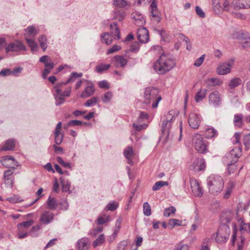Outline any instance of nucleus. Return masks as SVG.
Listing matches in <instances>:
<instances>
[{
  "mask_svg": "<svg viewBox=\"0 0 250 250\" xmlns=\"http://www.w3.org/2000/svg\"><path fill=\"white\" fill-rule=\"evenodd\" d=\"M207 184L209 192L213 195L219 194L224 188V180L219 175L209 176L207 179Z\"/></svg>",
  "mask_w": 250,
  "mask_h": 250,
  "instance_id": "4",
  "label": "nucleus"
},
{
  "mask_svg": "<svg viewBox=\"0 0 250 250\" xmlns=\"http://www.w3.org/2000/svg\"><path fill=\"white\" fill-rule=\"evenodd\" d=\"M25 30L26 32L25 37H27L28 38L29 37L31 38H34L38 34L37 30L33 26H28Z\"/></svg>",
  "mask_w": 250,
  "mask_h": 250,
  "instance_id": "29",
  "label": "nucleus"
},
{
  "mask_svg": "<svg viewBox=\"0 0 250 250\" xmlns=\"http://www.w3.org/2000/svg\"><path fill=\"white\" fill-rule=\"evenodd\" d=\"M179 38L180 39L184 41L187 44V49L190 50L191 48V45L190 43L189 39L183 34H180Z\"/></svg>",
  "mask_w": 250,
  "mask_h": 250,
  "instance_id": "53",
  "label": "nucleus"
},
{
  "mask_svg": "<svg viewBox=\"0 0 250 250\" xmlns=\"http://www.w3.org/2000/svg\"><path fill=\"white\" fill-rule=\"evenodd\" d=\"M140 47V43L138 42H134V43H133L131 44V45L130 46V50L131 52L136 53L139 50Z\"/></svg>",
  "mask_w": 250,
  "mask_h": 250,
  "instance_id": "62",
  "label": "nucleus"
},
{
  "mask_svg": "<svg viewBox=\"0 0 250 250\" xmlns=\"http://www.w3.org/2000/svg\"><path fill=\"white\" fill-rule=\"evenodd\" d=\"M238 222L239 223V225L240 226V229L241 231L245 230L250 232V224H246L243 223V221L242 220V219H239Z\"/></svg>",
  "mask_w": 250,
  "mask_h": 250,
  "instance_id": "41",
  "label": "nucleus"
},
{
  "mask_svg": "<svg viewBox=\"0 0 250 250\" xmlns=\"http://www.w3.org/2000/svg\"><path fill=\"white\" fill-rule=\"evenodd\" d=\"M77 247L78 250H88V239L85 237L79 239L77 242Z\"/></svg>",
  "mask_w": 250,
  "mask_h": 250,
  "instance_id": "24",
  "label": "nucleus"
},
{
  "mask_svg": "<svg viewBox=\"0 0 250 250\" xmlns=\"http://www.w3.org/2000/svg\"><path fill=\"white\" fill-rule=\"evenodd\" d=\"M109 216H105L104 217L101 216L97 219V224L103 225L109 221Z\"/></svg>",
  "mask_w": 250,
  "mask_h": 250,
  "instance_id": "57",
  "label": "nucleus"
},
{
  "mask_svg": "<svg viewBox=\"0 0 250 250\" xmlns=\"http://www.w3.org/2000/svg\"><path fill=\"white\" fill-rule=\"evenodd\" d=\"M125 12L123 11H118L115 12L114 18L121 21H122L125 17Z\"/></svg>",
  "mask_w": 250,
  "mask_h": 250,
  "instance_id": "49",
  "label": "nucleus"
},
{
  "mask_svg": "<svg viewBox=\"0 0 250 250\" xmlns=\"http://www.w3.org/2000/svg\"><path fill=\"white\" fill-rule=\"evenodd\" d=\"M114 4L119 7H124L127 4V2L125 0H114Z\"/></svg>",
  "mask_w": 250,
  "mask_h": 250,
  "instance_id": "60",
  "label": "nucleus"
},
{
  "mask_svg": "<svg viewBox=\"0 0 250 250\" xmlns=\"http://www.w3.org/2000/svg\"><path fill=\"white\" fill-rule=\"evenodd\" d=\"M192 143L198 152L205 153L208 151V142L202 135L194 134L192 136Z\"/></svg>",
  "mask_w": 250,
  "mask_h": 250,
  "instance_id": "5",
  "label": "nucleus"
},
{
  "mask_svg": "<svg viewBox=\"0 0 250 250\" xmlns=\"http://www.w3.org/2000/svg\"><path fill=\"white\" fill-rule=\"evenodd\" d=\"M54 214L49 211H45L40 217V221L45 224H49L53 219Z\"/></svg>",
  "mask_w": 250,
  "mask_h": 250,
  "instance_id": "21",
  "label": "nucleus"
},
{
  "mask_svg": "<svg viewBox=\"0 0 250 250\" xmlns=\"http://www.w3.org/2000/svg\"><path fill=\"white\" fill-rule=\"evenodd\" d=\"M33 223L34 221L32 220H30L29 221L26 222H23L21 223L18 224L17 225V228L18 229H20L22 228L23 229V228L27 229L29 228L30 226H31L33 224Z\"/></svg>",
  "mask_w": 250,
  "mask_h": 250,
  "instance_id": "45",
  "label": "nucleus"
},
{
  "mask_svg": "<svg viewBox=\"0 0 250 250\" xmlns=\"http://www.w3.org/2000/svg\"><path fill=\"white\" fill-rule=\"evenodd\" d=\"M124 155L127 160V163L132 165L133 163L132 159L134 157V153L132 146H128L124 149Z\"/></svg>",
  "mask_w": 250,
  "mask_h": 250,
  "instance_id": "22",
  "label": "nucleus"
},
{
  "mask_svg": "<svg viewBox=\"0 0 250 250\" xmlns=\"http://www.w3.org/2000/svg\"><path fill=\"white\" fill-rule=\"evenodd\" d=\"M111 33L113 36L116 38V39L118 40L120 39V32L119 28L117 26V23H113L110 25Z\"/></svg>",
  "mask_w": 250,
  "mask_h": 250,
  "instance_id": "28",
  "label": "nucleus"
},
{
  "mask_svg": "<svg viewBox=\"0 0 250 250\" xmlns=\"http://www.w3.org/2000/svg\"><path fill=\"white\" fill-rule=\"evenodd\" d=\"M150 12V18L151 21L155 22L156 23H159L161 18L160 16V13L158 9L157 4L155 0H152L149 8Z\"/></svg>",
  "mask_w": 250,
  "mask_h": 250,
  "instance_id": "9",
  "label": "nucleus"
},
{
  "mask_svg": "<svg viewBox=\"0 0 250 250\" xmlns=\"http://www.w3.org/2000/svg\"><path fill=\"white\" fill-rule=\"evenodd\" d=\"M231 65L229 63H224L217 68V72L219 75H225L230 72Z\"/></svg>",
  "mask_w": 250,
  "mask_h": 250,
  "instance_id": "20",
  "label": "nucleus"
},
{
  "mask_svg": "<svg viewBox=\"0 0 250 250\" xmlns=\"http://www.w3.org/2000/svg\"><path fill=\"white\" fill-rule=\"evenodd\" d=\"M161 99L159 90L158 88L153 86L146 88L144 94V104L151 105L152 107L156 108Z\"/></svg>",
  "mask_w": 250,
  "mask_h": 250,
  "instance_id": "3",
  "label": "nucleus"
},
{
  "mask_svg": "<svg viewBox=\"0 0 250 250\" xmlns=\"http://www.w3.org/2000/svg\"><path fill=\"white\" fill-rule=\"evenodd\" d=\"M209 102L215 106L219 105L221 103L220 93L217 91L211 93L209 96Z\"/></svg>",
  "mask_w": 250,
  "mask_h": 250,
  "instance_id": "16",
  "label": "nucleus"
},
{
  "mask_svg": "<svg viewBox=\"0 0 250 250\" xmlns=\"http://www.w3.org/2000/svg\"><path fill=\"white\" fill-rule=\"evenodd\" d=\"M204 160L203 159H197L190 166V169L196 171L202 170L205 168Z\"/></svg>",
  "mask_w": 250,
  "mask_h": 250,
  "instance_id": "19",
  "label": "nucleus"
},
{
  "mask_svg": "<svg viewBox=\"0 0 250 250\" xmlns=\"http://www.w3.org/2000/svg\"><path fill=\"white\" fill-rule=\"evenodd\" d=\"M110 67V64H109L100 63L97 65L96 69L98 73H102L104 71L108 69Z\"/></svg>",
  "mask_w": 250,
  "mask_h": 250,
  "instance_id": "43",
  "label": "nucleus"
},
{
  "mask_svg": "<svg viewBox=\"0 0 250 250\" xmlns=\"http://www.w3.org/2000/svg\"><path fill=\"white\" fill-rule=\"evenodd\" d=\"M55 134V142L57 145H60L63 138V135L62 134H61L60 133Z\"/></svg>",
  "mask_w": 250,
  "mask_h": 250,
  "instance_id": "56",
  "label": "nucleus"
},
{
  "mask_svg": "<svg viewBox=\"0 0 250 250\" xmlns=\"http://www.w3.org/2000/svg\"><path fill=\"white\" fill-rule=\"evenodd\" d=\"M230 229L227 225H221L216 233V241L219 243H224L229 239Z\"/></svg>",
  "mask_w": 250,
  "mask_h": 250,
  "instance_id": "7",
  "label": "nucleus"
},
{
  "mask_svg": "<svg viewBox=\"0 0 250 250\" xmlns=\"http://www.w3.org/2000/svg\"><path fill=\"white\" fill-rule=\"evenodd\" d=\"M143 212L146 216H149L151 214V208L147 202H145L143 204Z\"/></svg>",
  "mask_w": 250,
  "mask_h": 250,
  "instance_id": "48",
  "label": "nucleus"
},
{
  "mask_svg": "<svg viewBox=\"0 0 250 250\" xmlns=\"http://www.w3.org/2000/svg\"><path fill=\"white\" fill-rule=\"evenodd\" d=\"M15 146V141L14 139L8 140L1 148V150H11Z\"/></svg>",
  "mask_w": 250,
  "mask_h": 250,
  "instance_id": "31",
  "label": "nucleus"
},
{
  "mask_svg": "<svg viewBox=\"0 0 250 250\" xmlns=\"http://www.w3.org/2000/svg\"><path fill=\"white\" fill-rule=\"evenodd\" d=\"M236 183L233 181L230 180L228 182L226 186V189L223 196L225 199H228Z\"/></svg>",
  "mask_w": 250,
  "mask_h": 250,
  "instance_id": "23",
  "label": "nucleus"
},
{
  "mask_svg": "<svg viewBox=\"0 0 250 250\" xmlns=\"http://www.w3.org/2000/svg\"><path fill=\"white\" fill-rule=\"evenodd\" d=\"M176 211V208L174 207L171 206L169 208H166L164 211V215L166 217H169L171 214H174Z\"/></svg>",
  "mask_w": 250,
  "mask_h": 250,
  "instance_id": "46",
  "label": "nucleus"
},
{
  "mask_svg": "<svg viewBox=\"0 0 250 250\" xmlns=\"http://www.w3.org/2000/svg\"><path fill=\"white\" fill-rule=\"evenodd\" d=\"M57 160L58 162L61 164L62 167H70V164L69 163L65 162L60 157H58L57 158Z\"/></svg>",
  "mask_w": 250,
  "mask_h": 250,
  "instance_id": "64",
  "label": "nucleus"
},
{
  "mask_svg": "<svg viewBox=\"0 0 250 250\" xmlns=\"http://www.w3.org/2000/svg\"><path fill=\"white\" fill-rule=\"evenodd\" d=\"M190 184L192 192L194 196L201 197L203 195V191L197 180L194 178H191L190 179Z\"/></svg>",
  "mask_w": 250,
  "mask_h": 250,
  "instance_id": "12",
  "label": "nucleus"
},
{
  "mask_svg": "<svg viewBox=\"0 0 250 250\" xmlns=\"http://www.w3.org/2000/svg\"><path fill=\"white\" fill-rule=\"evenodd\" d=\"M131 18L134 20V23L138 26H143L145 22V20L143 16L138 13L133 12L131 15Z\"/></svg>",
  "mask_w": 250,
  "mask_h": 250,
  "instance_id": "18",
  "label": "nucleus"
},
{
  "mask_svg": "<svg viewBox=\"0 0 250 250\" xmlns=\"http://www.w3.org/2000/svg\"><path fill=\"white\" fill-rule=\"evenodd\" d=\"M25 49L24 45L20 41L17 40L9 43L5 48V51L6 53L11 51L18 52L21 51L25 50Z\"/></svg>",
  "mask_w": 250,
  "mask_h": 250,
  "instance_id": "11",
  "label": "nucleus"
},
{
  "mask_svg": "<svg viewBox=\"0 0 250 250\" xmlns=\"http://www.w3.org/2000/svg\"><path fill=\"white\" fill-rule=\"evenodd\" d=\"M95 92V88L92 84L86 86L81 94V97L87 98L92 95Z\"/></svg>",
  "mask_w": 250,
  "mask_h": 250,
  "instance_id": "25",
  "label": "nucleus"
},
{
  "mask_svg": "<svg viewBox=\"0 0 250 250\" xmlns=\"http://www.w3.org/2000/svg\"><path fill=\"white\" fill-rule=\"evenodd\" d=\"M202 119V117L200 115L192 112L189 115L188 123L192 128L197 129L200 125Z\"/></svg>",
  "mask_w": 250,
  "mask_h": 250,
  "instance_id": "10",
  "label": "nucleus"
},
{
  "mask_svg": "<svg viewBox=\"0 0 250 250\" xmlns=\"http://www.w3.org/2000/svg\"><path fill=\"white\" fill-rule=\"evenodd\" d=\"M50 60V58L49 57L46 55H44L40 58L39 61L40 62L44 63L45 68H48L49 69L52 70L54 68L55 64L52 62H48V61Z\"/></svg>",
  "mask_w": 250,
  "mask_h": 250,
  "instance_id": "27",
  "label": "nucleus"
},
{
  "mask_svg": "<svg viewBox=\"0 0 250 250\" xmlns=\"http://www.w3.org/2000/svg\"><path fill=\"white\" fill-rule=\"evenodd\" d=\"M233 6L234 10L250 8V0H234Z\"/></svg>",
  "mask_w": 250,
  "mask_h": 250,
  "instance_id": "15",
  "label": "nucleus"
},
{
  "mask_svg": "<svg viewBox=\"0 0 250 250\" xmlns=\"http://www.w3.org/2000/svg\"><path fill=\"white\" fill-rule=\"evenodd\" d=\"M40 229V226L37 225L32 227L30 231V234L32 237H36L38 236L37 232Z\"/></svg>",
  "mask_w": 250,
  "mask_h": 250,
  "instance_id": "58",
  "label": "nucleus"
},
{
  "mask_svg": "<svg viewBox=\"0 0 250 250\" xmlns=\"http://www.w3.org/2000/svg\"><path fill=\"white\" fill-rule=\"evenodd\" d=\"M105 241V238L104 234L100 235L98 238L93 242V246L96 248L98 246L102 245Z\"/></svg>",
  "mask_w": 250,
  "mask_h": 250,
  "instance_id": "42",
  "label": "nucleus"
},
{
  "mask_svg": "<svg viewBox=\"0 0 250 250\" xmlns=\"http://www.w3.org/2000/svg\"><path fill=\"white\" fill-rule=\"evenodd\" d=\"M242 80L239 78H234L231 79L229 84L228 86L229 89H232L241 85Z\"/></svg>",
  "mask_w": 250,
  "mask_h": 250,
  "instance_id": "32",
  "label": "nucleus"
},
{
  "mask_svg": "<svg viewBox=\"0 0 250 250\" xmlns=\"http://www.w3.org/2000/svg\"><path fill=\"white\" fill-rule=\"evenodd\" d=\"M112 94L111 92L109 91L105 93L102 98V101L104 103H108L112 97Z\"/></svg>",
  "mask_w": 250,
  "mask_h": 250,
  "instance_id": "61",
  "label": "nucleus"
},
{
  "mask_svg": "<svg viewBox=\"0 0 250 250\" xmlns=\"http://www.w3.org/2000/svg\"><path fill=\"white\" fill-rule=\"evenodd\" d=\"M243 144L245 146L246 149H249L250 147V134H246L243 138Z\"/></svg>",
  "mask_w": 250,
  "mask_h": 250,
  "instance_id": "55",
  "label": "nucleus"
},
{
  "mask_svg": "<svg viewBox=\"0 0 250 250\" xmlns=\"http://www.w3.org/2000/svg\"><path fill=\"white\" fill-rule=\"evenodd\" d=\"M205 134L207 138L211 139L217 136L218 132L214 128L210 127L206 129Z\"/></svg>",
  "mask_w": 250,
  "mask_h": 250,
  "instance_id": "30",
  "label": "nucleus"
},
{
  "mask_svg": "<svg viewBox=\"0 0 250 250\" xmlns=\"http://www.w3.org/2000/svg\"><path fill=\"white\" fill-rule=\"evenodd\" d=\"M25 40L26 42L28 45V46L31 48V51L32 52L37 51L38 49V45L37 42H36L34 39L31 38L29 39L27 37H25Z\"/></svg>",
  "mask_w": 250,
  "mask_h": 250,
  "instance_id": "34",
  "label": "nucleus"
},
{
  "mask_svg": "<svg viewBox=\"0 0 250 250\" xmlns=\"http://www.w3.org/2000/svg\"><path fill=\"white\" fill-rule=\"evenodd\" d=\"M207 90L206 89H201L195 95V99L196 102L198 103L201 101L205 97Z\"/></svg>",
  "mask_w": 250,
  "mask_h": 250,
  "instance_id": "38",
  "label": "nucleus"
},
{
  "mask_svg": "<svg viewBox=\"0 0 250 250\" xmlns=\"http://www.w3.org/2000/svg\"><path fill=\"white\" fill-rule=\"evenodd\" d=\"M168 183L166 181H158L155 183L154 186L152 187V190L153 191H156L159 190L161 187L164 186H167Z\"/></svg>",
  "mask_w": 250,
  "mask_h": 250,
  "instance_id": "44",
  "label": "nucleus"
},
{
  "mask_svg": "<svg viewBox=\"0 0 250 250\" xmlns=\"http://www.w3.org/2000/svg\"><path fill=\"white\" fill-rule=\"evenodd\" d=\"M99 99L96 97H93L91 99L87 100L84 104V105L86 106H91L93 104H96L98 103Z\"/></svg>",
  "mask_w": 250,
  "mask_h": 250,
  "instance_id": "50",
  "label": "nucleus"
},
{
  "mask_svg": "<svg viewBox=\"0 0 250 250\" xmlns=\"http://www.w3.org/2000/svg\"><path fill=\"white\" fill-rule=\"evenodd\" d=\"M47 38L45 35H41L39 37L38 41L43 51H45L47 47Z\"/></svg>",
  "mask_w": 250,
  "mask_h": 250,
  "instance_id": "37",
  "label": "nucleus"
},
{
  "mask_svg": "<svg viewBox=\"0 0 250 250\" xmlns=\"http://www.w3.org/2000/svg\"><path fill=\"white\" fill-rule=\"evenodd\" d=\"M119 207V203L117 202H109L105 208V209L109 211H114Z\"/></svg>",
  "mask_w": 250,
  "mask_h": 250,
  "instance_id": "39",
  "label": "nucleus"
},
{
  "mask_svg": "<svg viewBox=\"0 0 250 250\" xmlns=\"http://www.w3.org/2000/svg\"><path fill=\"white\" fill-rule=\"evenodd\" d=\"M243 116L242 114H235L233 120L234 125L238 127H242L243 125Z\"/></svg>",
  "mask_w": 250,
  "mask_h": 250,
  "instance_id": "35",
  "label": "nucleus"
},
{
  "mask_svg": "<svg viewBox=\"0 0 250 250\" xmlns=\"http://www.w3.org/2000/svg\"><path fill=\"white\" fill-rule=\"evenodd\" d=\"M242 155V149L241 147H235L230 152L227 154L224 161L226 162L228 166V170L230 174V166L236 163L238 158Z\"/></svg>",
  "mask_w": 250,
  "mask_h": 250,
  "instance_id": "6",
  "label": "nucleus"
},
{
  "mask_svg": "<svg viewBox=\"0 0 250 250\" xmlns=\"http://www.w3.org/2000/svg\"><path fill=\"white\" fill-rule=\"evenodd\" d=\"M47 208L51 210L56 209L58 206V203L54 197L49 196L46 202Z\"/></svg>",
  "mask_w": 250,
  "mask_h": 250,
  "instance_id": "26",
  "label": "nucleus"
},
{
  "mask_svg": "<svg viewBox=\"0 0 250 250\" xmlns=\"http://www.w3.org/2000/svg\"><path fill=\"white\" fill-rule=\"evenodd\" d=\"M213 9L215 13L219 14L222 10V7L221 6L220 4L218 1L213 0L212 2Z\"/></svg>",
  "mask_w": 250,
  "mask_h": 250,
  "instance_id": "51",
  "label": "nucleus"
},
{
  "mask_svg": "<svg viewBox=\"0 0 250 250\" xmlns=\"http://www.w3.org/2000/svg\"><path fill=\"white\" fill-rule=\"evenodd\" d=\"M137 38L142 43H146L149 40L148 31L145 27L138 29L137 32Z\"/></svg>",
  "mask_w": 250,
  "mask_h": 250,
  "instance_id": "13",
  "label": "nucleus"
},
{
  "mask_svg": "<svg viewBox=\"0 0 250 250\" xmlns=\"http://www.w3.org/2000/svg\"><path fill=\"white\" fill-rule=\"evenodd\" d=\"M232 9H234L233 2L231 5H230L229 1L228 0H226L223 3V7H222V10H224L229 12L233 13V11Z\"/></svg>",
  "mask_w": 250,
  "mask_h": 250,
  "instance_id": "40",
  "label": "nucleus"
},
{
  "mask_svg": "<svg viewBox=\"0 0 250 250\" xmlns=\"http://www.w3.org/2000/svg\"><path fill=\"white\" fill-rule=\"evenodd\" d=\"M114 65L117 67H124L127 64V60L123 56L116 55L112 59Z\"/></svg>",
  "mask_w": 250,
  "mask_h": 250,
  "instance_id": "17",
  "label": "nucleus"
},
{
  "mask_svg": "<svg viewBox=\"0 0 250 250\" xmlns=\"http://www.w3.org/2000/svg\"><path fill=\"white\" fill-rule=\"evenodd\" d=\"M102 42L107 45L110 44L112 42V37L108 33H104L101 36Z\"/></svg>",
  "mask_w": 250,
  "mask_h": 250,
  "instance_id": "36",
  "label": "nucleus"
},
{
  "mask_svg": "<svg viewBox=\"0 0 250 250\" xmlns=\"http://www.w3.org/2000/svg\"><path fill=\"white\" fill-rule=\"evenodd\" d=\"M1 164L5 167L11 168L13 167H18V163L13 157L10 156H4L0 161Z\"/></svg>",
  "mask_w": 250,
  "mask_h": 250,
  "instance_id": "14",
  "label": "nucleus"
},
{
  "mask_svg": "<svg viewBox=\"0 0 250 250\" xmlns=\"http://www.w3.org/2000/svg\"><path fill=\"white\" fill-rule=\"evenodd\" d=\"M181 221L176 219H171L168 223V227H170L171 229L173 228L175 226H180Z\"/></svg>",
  "mask_w": 250,
  "mask_h": 250,
  "instance_id": "52",
  "label": "nucleus"
},
{
  "mask_svg": "<svg viewBox=\"0 0 250 250\" xmlns=\"http://www.w3.org/2000/svg\"><path fill=\"white\" fill-rule=\"evenodd\" d=\"M17 167H13L9 168V169L5 170L3 173V178H10V177L14 173V172Z\"/></svg>",
  "mask_w": 250,
  "mask_h": 250,
  "instance_id": "54",
  "label": "nucleus"
},
{
  "mask_svg": "<svg viewBox=\"0 0 250 250\" xmlns=\"http://www.w3.org/2000/svg\"><path fill=\"white\" fill-rule=\"evenodd\" d=\"M62 186V190L63 192H67L70 190V182L68 181H65L61 178Z\"/></svg>",
  "mask_w": 250,
  "mask_h": 250,
  "instance_id": "47",
  "label": "nucleus"
},
{
  "mask_svg": "<svg viewBox=\"0 0 250 250\" xmlns=\"http://www.w3.org/2000/svg\"><path fill=\"white\" fill-rule=\"evenodd\" d=\"M237 39L239 40L241 43L243 45H246L245 42L246 41H249L250 39V36L247 32H242L239 34Z\"/></svg>",
  "mask_w": 250,
  "mask_h": 250,
  "instance_id": "33",
  "label": "nucleus"
},
{
  "mask_svg": "<svg viewBox=\"0 0 250 250\" xmlns=\"http://www.w3.org/2000/svg\"><path fill=\"white\" fill-rule=\"evenodd\" d=\"M82 73L73 72L71 74L70 77L65 82L57 83L53 88L52 92L55 100V105H60L63 104L65 101V97H69L71 91V87L66 88L63 91H62L64 85L74 81L75 79L81 77Z\"/></svg>",
  "mask_w": 250,
  "mask_h": 250,
  "instance_id": "1",
  "label": "nucleus"
},
{
  "mask_svg": "<svg viewBox=\"0 0 250 250\" xmlns=\"http://www.w3.org/2000/svg\"><path fill=\"white\" fill-rule=\"evenodd\" d=\"M18 229V238L19 239H23L25 238L27 236V232L23 230V229Z\"/></svg>",
  "mask_w": 250,
  "mask_h": 250,
  "instance_id": "63",
  "label": "nucleus"
},
{
  "mask_svg": "<svg viewBox=\"0 0 250 250\" xmlns=\"http://www.w3.org/2000/svg\"><path fill=\"white\" fill-rule=\"evenodd\" d=\"M207 83L209 85H220L222 83V82L219 79L212 78L208 79Z\"/></svg>",
  "mask_w": 250,
  "mask_h": 250,
  "instance_id": "59",
  "label": "nucleus"
},
{
  "mask_svg": "<svg viewBox=\"0 0 250 250\" xmlns=\"http://www.w3.org/2000/svg\"><path fill=\"white\" fill-rule=\"evenodd\" d=\"M175 65V62L172 56L163 53L154 63L153 67L157 73L163 74L170 71Z\"/></svg>",
  "mask_w": 250,
  "mask_h": 250,
  "instance_id": "2",
  "label": "nucleus"
},
{
  "mask_svg": "<svg viewBox=\"0 0 250 250\" xmlns=\"http://www.w3.org/2000/svg\"><path fill=\"white\" fill-rule=\"evenodd\" d=\"M177 114V113L175 111L170 110L164 116L161 129L163 135L165 134H168L171 122L172 121L173 119L175 118Z\"/></svg>",
  "mask_w": 250,
  "mask_h": 250,
  "instance_id": "8",
  "label": "nucleus"
}]
</instances>
